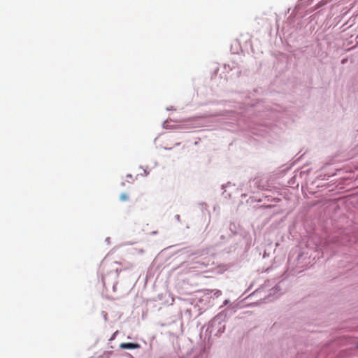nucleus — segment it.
Instances as JSON below:
<instances>
[{"label":"nucleus","instance_id":"f03ea898","mask_svg":"<svg viewBox=\"0 0 358 358\" xmlns=\"http://www.w3.org/2000/svg\"><path fill=\"white\" fill-rule=\"evenodd\" d=\"M129 198V194L127 193H122L120 196V199L123 202L128 201Z\"/></svg>","mask_w":358,"mask_h":358},{"label":"nucleus","instance_id":"7ed1b4c3","mask_svg":"<svg viewBox=\"0 0 358 358\" xmlns=\"http://www.w3.org/2000/svg\"><path fill=\"white\" fill-rule=\"evenodd\" d=\"M357 347H358V345H357Z\"/></svg>","mask_w":358,"mask_h":358},{"label":"nucleus","instance_id":"f257e3e1","mask_svg":"<svg viewBox=\"0 0 358 358\" xmlns=\"http://www.w3.org/2000/svg\"><path fill=\"white\" fill-rule=\"evenodd\" d=\"M120 347L122 349H137L140 347V345L138 343H122L120 344Z\"/></svg>","mask_w":358,"mask_h":358}]
</instances>
